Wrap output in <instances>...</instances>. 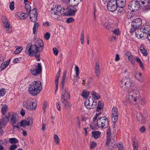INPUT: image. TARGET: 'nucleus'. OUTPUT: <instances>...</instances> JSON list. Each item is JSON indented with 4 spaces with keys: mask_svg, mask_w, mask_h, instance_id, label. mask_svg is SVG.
<instances>
[{
    "mask_svg": "<svg viewBox=\"0 0 150 150\" xmlns=\"http://www.w3.org/2000/svg\"><path fill=\"white\" fill-rule=\"evenodd\" d=\"M44 44L43 41L40 38L35 40V44H28L27 45L25 53L30 57H32L36 52H40L43 50Z\"/></svg>",
    "mask_w": 150,
    "mask_h": 150,
    "instance_id": "nucleus-1",
    "label": "nucleus"
},
{
    "mask_svg": "<svg viewBox=\"0 0 150 150\" xmlns=\"http://www.w3.org/2000/svg\"><path fill=\"white\" fill-rule=\"evenodd\" d=\"M131 91L128 92L126 98L127 103H134L137 102L139 99L140 95L139 91L137 90L135 86L132 89H129Z\"/></svg>",
    "mask_w": 150,
    "mask_h": 150,
    "instance_id": "nucleus-2",
    "label": "nucleus"
},
{
    "mask_svg": "<svg viewBox=\"0 0 150 150\" xmlns=\"http://www.w3.org/2000/svg\"><path fill=\"white\" fill-rule=\"evenodd\" d=\"M150 2L149 0H144V1L133 0L129 3L128 7L131 11H135L138 10L140 7L145 5L149 6Z\"/></svg>",
    "mask_w": 150,
    "mask_h": 150,
    "instance_id": "nucleus-3",
    "label": "nucleus"
},
{
    "mask_svg": "<svg viewBox=\"0 0 150 150\" xmlns=\"http://www.w3.org/2000/svg\"><path fill=\"white\" fill-rule=\"evenodd\" d=\"M42 88V85L40 81H34L29 86L28 91L30 94L35 96L41 92Z\"/></svg>",
    "mask_w": 150,
    "mask_h": 150,
    "instance_id": "nucleus-4",
    "label": "nucleus"
},
{
    "mask_svg": "<svg viewBox=\"0 0 150 150\" xmlns=\"http://www.w3.org/2000/svg\"><path fill=\"white\" fill-rule=\"evenodd\" d=\"M70 98V93L68 90L66 89L63 88L61 96V101L62 105L66 108H70L71 107L70 103L68 101Z\"/></svg>",
    "mask_w": 150,
    "mask_h": 150,
    "instance_id": "nucleus-5",
    "label": "nucleus"
},
{
    "mask_svg": "<svg viewBox=\"0 0 150 150\" xmlns=\"http://www.w3.org/2000/svg\"><path fill=\"white\" fill-rule=\"evenodd\" d=\"M119 86L121 88H122L125 86L129 89H132L134 87L135 84L129 78L124 77L119 81Z\"/></svg>",
    "mask_w": 150,
    "mask_h": 150,
    "instance_id": "nucleus-6",
    "label": "nucleus"
},
{
    "mask_svg": "<svg viewBox=\"0 0 150 150\" xmlns=\"http://www.w3.org/2000/svg\"><path fill=\"white\" fill-rule=\"evenodd\" d=\"M23 106L29 110H33L35 109L37 103L33 101L32 98H29L27 100L23 102Z\"/></svg>",
    "mask_w": 150,
    "mask_h": 150,
    "instance_id": "nucleus-7",
    "label": "nucleus"
},
{
    "mask_svg": "<svg viewBox=\"0 0 150 150\" xmlns=\"http://www.w3.org/2000/svg\"><path fill=\"white\" fill-rule=\"evenodd\" d=\"M84 105L87 109H92L96 107L97 105V102L93 97H89L88 99H85Z\"/></svg>",
    "mask_w": 150,
    "mask_h": 150,
    "instance_id": "nucleus-8",
    "label": "nucleus"
},
{
    "mask_svg": "<svg viewBox=\"0 0 150 150\" xmlns=\"http://www.w3.org/2000/svg\"><path fill=\"white\" fill-rule=\"evenodd\" d=\"M42 70V67L40 63H38L37 65H33L30 69L31 73L34 76L40 74Z\"/></svg>",
    "mask_w": 150,
    "mask_h": 150,
    "instance_id": "nucleus-9",
    "label": "nucleus"
},
{
    "mask_svg": "<svg viewBox=\"0 0 150 150\" xmlns=\"http://www.w3.org/2000/svg\"><path fill=\"white\" fill-rule=\"evenodd\" d=\"M97 123L99 127L105 128L108 125V119L106 117H99L97 120Z\"/></svg>",
    "mask_w": 150,
    "mask_h": 150,
    "instance_id": "nucleus-10",
    "label": "nucleus"
},
{
    "mask_svg": "<svg viewBox=\"0 0 150 150\" xmlns=\"http://www.w3.org/2000/svg\"><path fill=\"white\" fill-rule=\"evenodd\" d=\"M11 113L9 112L5 117L0 120V136L1 135L3 132L2 127L5 126L9 120V117L11 116Z\"/></svg>",
    "mask_w": 150,
    "mask_h": 150,
    "instance_id": "nucleus-11",
    "label": "nucleus"
},
{
    "mask_svg": "<svg viewBox=\"0 0 150 150\" xmlns=\"http://www.w3.org/2000/svg\"><path fill=\"white\" fill-rule=\"evenodd\" d=\"M18 117L17 114L14 113L11 116L10 122L14 128H19L20 127V123L18 122Z\"/></svg>",
    "mask_w": 150,
    "mask_h": 150,
    "instance_id": "nucleus-12",
    "label": "nucleus"
},
{
    "mask_svg": "<svg viewBox=\"0 0 150 150\" xmlns=\"http://www.w3.org/2000/svg\"><path fill=\"white\" fill-rule=\"evenodd\" d=\"M111 112L112 121L114 123H115L117 121L119 115V111L117 107L114 106L113 107Z\"/></svg>",
    "mask_w": 150,
    "mask_h": 150,
    "instance_id": "nucleus-13",
    "label": "nucleus"
},
{
    "mask_svg": "<svg viewBox=\"0 0 150 150\" xmlns=\"http://www.w3.org/2000/svg\"><path fill=\"white\" fill-rule=\"evenodd\" d=\"M115 0H110L108 4V10L111 12L115 11L118 6Z\"/></svg>",
    "mask_w": 150,
    "mask_h": 150,
    "instance_id": "nucleus-14",
    "label": "nucleus"
},
{
    "mask_svg": "<svg viewBox=\"0 0 150 150\" xmlns=\"http://www.w3.org/2000/svg\"><path fill=\"white\" fill-rule=\"evenodd\" d=\"M2 20L4 26L6 28V33H10L11 32L12 29L9 22L5 16L3 17Z\"/></svg>",
    "mask_w": 150,
    "mask_h": 150,
    "instance_id": "nucleus-15",
    "label": "nucleus"
},
{
    "mask_svg": "<svg viewBox=\"0 0 150 150\" xmlns=\"http://www.w3.org/2000/svg\"><path fill=\"white\" fill-rule=\"evenodd\" d=\"M37 15L38 13L36 8H33L31 11L29 13V16L31 21L33 22H36L37 20Z\"/></svg>",
    "mask_w": 150,
    "mask_h": 150,
    "instance_id": "nucleus-16",
    "label": "nucleus"
},
{
    "mask_svg": "<svg viewBox=\"0 0 150 150\" xmlns=\"http://www.w3.org/2000/svg\"><path fill=\"white\" fill-rule=\"evenodd\" d=\"M63 2L67 5L76 6H77L82 0H62Z\"/></svg>",
    "mask_w": 150,
    "mask_h": 150,
    "instance_id": "nucleus-17",
    "label": "nucleus"
},
{
    "mask_svg": "<svg viewBox=\"0 0 150 150\" xmlns=\"http://www.w3.org/2000/svg\"><path fill=\"white\" fill-rule=\"evenodd\" d=\"M52 13L55 15L60 14L62 11V7L59 5H57L55 6H53L51 9Z\"/></svg>",
    "mask_w": 150,
    "mask_h": 150,
    "instance_id": "nucleus-18",
    "label": "nucleus"
},
{
    "mask_svg": "<svg viewBox=\"0 0 150 150\" xmlns=\"http://www.w3.org/2000/svg\"><path fill=\"white\" fill-rule=\"evenodd\" d=\"M131 24L132 27L138 28L142 24V20L139 18H136L132 21Z\"/></svg>",
    "mask_w": 150,
    "mask_h": 150,
    "instance_id": "nucleus-19",
    "label": "nucleus"
},
{
    "mask_svg": "<svg viewBox=\"0 0 150 150\" xmlns=\"http://www.w3.org/2000/svg\"><path fill=\"white\" fill-rule=\"evenodd\" d=\"M19 123H20V125H21V126L25 127L26 126H28L32 124V122L31 120H23L19 122Z\"/></svg>",
    "mask_w": 150,
    "mask_h": 150,
    "instance_id": "nucleus-20",
    "label": "nucleus"
},
{
    "mask_svg": "<svg viewBox=\"0 0 150 150\" xmlns=\"http://www.w3.org/2000/svg\"><path fill=\"white\" fill-rule=\"evenodd\" d=\"M137 120L140 123H144L146 122L145 118L140 113H138L137 115Z\"/></svg>",
    "mask_w": 150,
    "mask_h": 150,
    "instance_id": "nucleus-21",
    "label": "nucleus"
},
{
    "mask_svg": "<svg viewBox=\"0 0 150 150\" xmlns=\"http://www.w3.org/2000/svg\"><path fill=\"white\" fill-rule=\"evenodd\" d=\"M72 6L71 8L68 11V14H67L68 15L74 16L77 11L78 8L77 6L75 7L74 6Z\"/></svg>",
    "mask_w": 150,
    "mask_h": 150,
    "instance_id": "nucleus-22",
    "label": "nucleus"
},
{
    "mask_svg": "<svg viewBox=\"0 0 150 150\" xmlns=\"http://www.w3.org/2000/svg\"><path fill=\"white\" fill-rule=\"evenodd\" d=\"M135 59L136 62L139 64V66L142 69L144 70V67L141 59L139 57H135Z\"/></svg>",
    "mask_w": 150,
    "mask_h": 150,
    "instance_id": "nucleus-23",
    "label": "nucleus"
},
{
    "mask_svg": "<svg viewBox=\"0 0 150 150\" xmlns=\"http://www.w3.org/2000/svg\"><path fill=\"white\" fill-rule=\"evenodd\" d=\"M118 7H124L125 5V0H115Z\"/></svg>",
    "mask_w": 150,
    "mask_h": 150,
    "instance_id": "nucleus-24",
    "label": "nucleus"
},
{
    "mask_svg": "<svg viewBox=\"0 0 150 150\" xmlns=\"http://www.w3.org/2000/svg\"><path fill=\"white\" fill-rule=\"evenodd\" d=\"M140 30L144 33H148L150 31V27L148 25H146L143 27Z\"/></svg>",
    "mask_w": 150,
    "mask_h": 150,
    "instance_id": "nucleus-25",
    "label": "nucleus"
},
{
    "mask_svg": "<svg viewBox=\"0 0 150 150\" xmlns=\"http://www.w3.org/2000/svg\"><path fill=\"white\" fill-rule=\"evenodd\" d=\"M93 121V123H91L90 124V127L92 129H96L99 127L97 123V121Z\"/></svg>",
    "mask_w": 150,
    "mask_h": 150,
    "instance_id": "nucleus-26",
    "label": "nucleus"
},
{
    "mask_svg": "<svg viewBox=\"0 0 150 150\" xmlns=\"http://www.w3.org/2000/svg\"><path fill=\"white\" fill-rule=\"evenodd\" d=\"M140 50L141 52L144 56H146L148 53L147 51L144 49V45H141L140 47Z\"/></svg>",
    "mask_w": 150,
    "mask_h": 150,
    "instance_id": "nucleus-27",
    "label": "nucleus"
},
{
    "mask_svg": "<svg viewBox=\"0 0 150 150\" xmlns=\"http://www.w3.org/2000/svg\"><path fill=\"white\" fill-rule=\"evenodd\" d=\"M101 23L103 25L105 28L107 27L109 24L108 19L105 18L101 19Z\"/></svg>",
    "mask_w": 150,
    "mask_h": 150,
    "instance_id": "nucleus-28",
    "label": "nucleus"
},
{
    "mask_svg": "<svg viewBox=\"0 0 150 150\" xmlns=\"http://www.w3.org/2000/svg\"><path fill=\"white\" fill-rule=\"evenodd\" d=\"M92 134L93 137L95 139L98 138L100 135V132L99 131L92 132Z\"/></svg>",
    "mask_w": 150,
    "mask_h": 150,
    "instance_id": "nucleus-29",
    "label": "nucleus"
},
{
    "mask_svg": "<svg viewBox=\"0 0 150 150\" xmlns=\"http://www.w3.org/2000/svg\"><path fill=\"white\" fill-rule=\"evenodd\" d=\"M16 17L21 19H24L25 18V13L21 12H18L16 14Z\"/></svg>",
    "mask_w": 150,
    "mask_h": 150,
    "instance_id": "nucleus-30",
    "label": "nucleus"
},
{
    "mask_svg": "<svg viewBox=\"0 0 150 150\" xmlns=\"http://www.w3.org/2000/svg\"><path fill=\"white\" fill-rule=\"evenodd\" d=\"M35 23L33 28V33L35 35L36 34V31L39 26V24L36 22Z\"/></svg>",
    "mask_w": 150,
    "mask_h": 150,
    "instance_id": "nucleus-31",
    "label": "nucleus"
},
{
    "mask_svg": "<svg viewBox=\"0 0 150 150\" xmlns=\"http://www.w3.org/2000/svg\"><path fill=\"white\" fill-rule=\"evenodd\" d=\"M103 105L104 103L103 102L99 101L98 103L96 111L98 112L102 110L103 108Z\"/></svg>",
    "mask_w": 150,
    "mask_h": 150,
    "instance_id": "nucleus-32",
    "label": "nucleus"
},
{
    "mask_svg": "<svg viewBox=\"0 0 150 150\" xmlns=\"http://www.w3.org/2000/svg\"><path fill=\"white\" fill-rule=\"evenodd\" d=\"M8 106L6 105H3L1 109V111L2 114L5 115L6 112L8 110Z\"/></svg>",
    "mask_w": 150,
    "mask_h": 150,
    "instance_id": "nucleus-33",
    "label": "nucleus"
},
{
    "mask_svg": "<svg viewBox=\"0 0 150 150\" xmlns=\"http://www.w3.org/2000/svg\"><path fill=\"white\" fill-rule=\"evenodd\" d=\"M91 94L92 96L93 97V98L96 99L97 100H98L100 98V95L99 93H96L94 91H92L91 92Z\"/></svg>",
    "mask_w": 150,
    "mask_h": 150,
    "instance_id": "nucleus-34",
    "label": "nucleus"
},
{
    "mask_svg": "<svg viewBox=\"0 0 150 150\" xmlns=\"http://www.w3.org/2000/svg\"><path fill=\"white\" fill-rule=\"evenodd\" d=\"M89 91L84 90L82 92L81 96L84 98L86 99V98L89 96Z\"/></svg>",
    "mask_w": 150,
    "mask_h": 150,
    "instance_id": "nucleus-35",
    "label": "nucleus"
},
{
    "mask_svg": "<svg viewBox=\"0 0 150 150\" xmlns=\"http://www.w3.org/2000/svg\"><path fill=\"white\" fill-rule=\"evenodd\" d=\"M10 61L8 60L6 61H5L4 64H2V63L1 64V70L3 71L4 69L9 64V63Z\"/></svg>",
    "mask_w": 150,
    "mask_h": 150,
    "instance_id": "nucleus-36",
    "label": "nucleus"
},
{
    "mask_svg": "<svg viewBox=\"0 0 150 150\" xmlns=\"http://www.w3.org/2000/svg\"><path fill=\"white\" fill-rule=\"evenodd\" d=\"M67 74V71H64L63 75L62 76V79L61 81V83L62 85V86L63 88L64 86V84L65 83V80L66 79V75Z\"/></svg>",
    "mask_w": 150,
    "mask_h": 150,
    "instance_id": "nucleus-37",
    "label": "nucleus"
},
{
    "mask_svg": "<svg viewBox=\"0 0 150 150\" xmlns=\"http://www.w3.org/2000/svg\"><path fill=\"white\" fill-rule=\"evenodd\" d=\"M128 59L132 65H134L135 64V58L132 55L129 57Z\"/></svg>",
    "mask_w": 150,
    "mask_h": 150,
    "instance_id": "nucleus-38",
    "label": "nucleus"
},
{
    "mask_svg": "<svg viewBox=\"0 0 150 150\" xmlns=\"http://www.w3.org/2000/svg\"><path fill=\"white\" fill-rule=\"evenodd\" d=\"M9 141L11 144H16L18 142V140L15 138H10Z\"/></svg>",
    "mask_w": 150,
    "mask_h": 150,
    "instance_id": "nucleus-39",
    "label": "nucleus"
},
{
    "mask_svg": "<svg viewBox=\"0 0 150 150\" xmlns=\"http://www.w3.org/2000/svg\"><path fill=\"white\" fill-rule=\"evenodd\" d=\"M54 138L56 144H59L60 140L58 135L57 134H55L54 135Z\"/></svg>",
    "mask_w": 150,
    "mask_h": 150,
    "instance_id": "nucleus-40",
    "label": "nucleus"
},
{
    "mask_svg": "<svg viewBox=\"0 0 150 150\" xmlns=\"http://www.w3.org/2000/svg\"><path fill=\"white\" fill-rule=\"evenodd\" d=\"M132 145L134 148V150H138V144L136 140H134L132 143Z\"/></svg>",
    "mask_w": 150,
    "mask_h": 150,
    "instance_id": "nucleus-41",
    "label": "nucleus"
},
{
    "mask_svg": "<svg viewBox=\"0 0 150 150\" xmlns=\"http://www.w3.org/2000/svg\"><path fill=\"white\" fill-rule=\"evenodd\" d=\"M75 71L76 72V76L78 78V79L79 78V69L78 67L77 66H75Z\"/></svg>",
    "mask_w": 150,
    "mask_h": 150,
    "instance_id": "nucleus-42",
    "label": "nucleus"
},
{
    "mask_svg": "<svg viewBox=\"0 0 150 150\" xmlns=\"http://www.w3.org/2000/svg\"><path fill=\"white\" fill-rule=\"evenodd\" d=\"M100 10V9L99 7H95L94 11V15L95 18H96L97 14L98 13Z\"/></svg>",
    "mask_w": 150,
    "mask_h": 150,
    "instance_id": "nucleus-43",
    "label": "nucleus"
},
{
    "mask_svg": "<svg viewBox=\"0 0 150 150\" xmlns=\"http://www.w3.org/2000/svg\"><path fill=\"white\" fill-rule=\"evenodd\" d=\"M117 146L118 150H124L122 144L121 142L117 143Z\"/></svg>",
    "mask_w": 150,
    "mask_h": 150,
    "instance_id": "nucleus-44",
    "label": "nucleus"
},
{
    "mask_svg": "<svg viewBox=\"0 0 150 150\" xmlns=\"http://www.w3.org/2000/svg\"><path fill=\"white\" fill-rule=\"evenodd\" d=\"M23 49L22 47H18L16 48V49L14 51V54H19L22 51Z\"/></svg>",
    "mask_w": 150,
    "mask_h": 150,
    "instance_id": "nucleus-45",
    "label": "nucleus"
},
{
    "mask_svg": "<svg viewBox=\"0 0 150 150\" xmlns=\"http://www.w3.org/2000/svg\"><path fill=\"white\" fill-rule=\"evenodd\" d=\"M6 94L5 89L3 88H1L0 89V96L3 97Z\"/></svg>",
    "mask_w": 150,
    "mask_h": 150,
    "instance_id": "nucleus-46",
    "label": "nucleus"
},
{
    "mask_svg": "<svg viewBox=\"0 0 150 150\" xmlns=\"http://www.w3.org/2000/svg\"><path fill=\"white\" fill-rule=\"evenodd\" d=\"M96 146V142L93 141L90 142V149H94Z\"/></svg>",
    "mask_w": 150,
    "mask_h": 150,
    "instance_id": "nucleus-47",
    "label": "nucleus"
},
{
    "mask_svg": "<svg viewBox=\"0 0 150 150\" xmlns=\"http://www.w3.org/2000/svg\"><path fill=\"white\" fill-rule=\"evenodd\" d=\"M113 34L116 35H118L120 34V33L118 28L112 31Z\"/></svg>",
    "mask_w": 150,
    "mask_h": 150,
    "instance_id": "nucleus-48",
    "label": "nucleus"
},
{
    "mask_svg": "<svg viewBox=\"0 0 150 150\" xmlns=\"http://www.w3.org/2000/svg\"><path fill=\"white\" fill-rule=\"evenodd\" d=\"M119 8L118 9V15H121L124 12V10L123 8V7H119Z\"/></svg>",
    "mask_w": 150,
    "mask_h": 150,
    "instance_id": "nucleus-49",
    "label": "nucleus"
},
{
    "mask_svg": "<svg viewBox=\"0 0 150 150\" xmlns=\"http://www.w3.org/2000/svg\"><path fill=\"white\" fill-rule=\"evenodd\" d=\"M14 3L13 1H12L10 3L9 8L12 11L14 10Z\"/></svg>",
    "mask_w": 150,
    "mask_h": 150,
    "instance_id": "nucleus-50",
    "label": "nucleus"
},
{
    "mask_svg": "<svg viewBox=\"0 0 150 150\" xmlns=\"http://www.w3.org/2000/svg\"><path fill=\"white\" fill-rule=\"evenodd\" d=\"M25 8L28 12H30L31 7L29 4H26L25 5Z\"/></svg>",
    "mask_w": 150,
    "mask_h": 150,
    "instance_id": "nucleus-51",
    "label": "nucleus"
},
{
    "mask_svg": "<svg viewBox=\"0 0 150 150\" xmlns=\"http://www.w3.org/2000/svg\"><path fill=\"white\" fill-rule=\"evenodd\" d=\"M38 52H36V53H35V54H34L33 56H35L36 57V60L38 61H39L40 60V54H38Z\"/></svg>",
    "mask_w": 150,
    "mask_h": 150,
    "instance_id": "nucleus-52",
    "label": "nucleus"
},
{
    "mask_svg": "<svg viewBox=\"0 0 150 150\" xmlns=\"http://www.w3.org/2000/svg\"><path fill=\"white\" fill-rule=\"evenodd\" d=\"M146 131V129L145 127L142 126L139 128V131L141 133H144Z\"/></svg>",
    "mask_w": 150,
    "mask_h": 150,
    "instance_id": "nucleus-53",
    "label": "nucleus"
},
{
    "mask_svg": "<svg viewBox=\"0 0 150 150\" xmlns=\"http://www.w3.org/2000/svg\"><path fill=\"white\" fill-rule=\"evenodd\" d=\"M84 38V34L83 32H82L81 34V36L80 37V40L81 42V43L82 44H83Z\"/></svg>",
    "mask_w": 150,
    "mask_h": 150,
    "instance_id": "nucleus-54",
    "label": "nucleus"
},
{
    "mask_svg": "<svg viewBox=\"0 0 150 150\" xmlns=\"http://www.w3.org/2000/svg\"><path fill=\"white\" fill-rule=\"evenodd\" d=\"M17 147V146L16 144H12L11 145L10 147V150H15Z\"/></svg>",
    "mask_w": 150,
    "mask_h": 150,
    "instance_id": "nucleus-55",
    "label": "nucleus"
},
{
    "mask_svg": "<svg viewBox=\"0 0 150 150\" xmlns=\"http://www.w3.org/2000/svg\"><path fill=\"white\" fill-rule=\"evenodd\" d=\"M107 138H110L111 133L110 129H109L107 132Z\"/></svg>",
    "mask_w": 150,
    "mask_h": 150,
    "instance_id": "nucleus-56",
    "label": "nucleus"
},
{
    "mask_svg": "<svg viewBox=\"0 0 150 150\" xmlns=\"http://www.w3.org/2000/svg\"><path fill=\"white\" fill-rule=\"evenodd\" d=\"M50 37V34L49 33H46L44 35L45 39L46 40H48L49 39Z\"/></svg>",
    "mask_w": 150,
    "mask_h": 150,
    "instance_id": "nucleus-57",
    "label": "nucleus"
},
{
    "mask_svg": "<svg viewBox=\"0 0 150 150\" xmlns=\"http://www.w3.org/2000/svg\"><path fill=\"white\" fill-rule=\"evenodd\" d=\"M74 18H69L67 19L66 22L67 23H70L73 22L74 21Z\"/></svg>",
    "mask_w": 150,
    "mask_h": 150,
    "instance_id": "nucleus-58",
    "label": "nucleus"
},
{
    "mask_svg": "<svg viewBox=\"0 0 150 150\" xmlns=\"http://www.w3.org/2000/svg\"><path fill=\"white\" fill-rule=\"evenodd\" d=\"M101 114V113L100 112H99L98 113H96L93 118V121H96V120L97 119L99 115H100Z\"/></svg>",
    "mask_w": 150,
    "mask_h": 150,
    "instance_id": "nucleus-59",
    "label": "nucleus"
},
{
    "mask_svg": "<svg viewBox=\"0 0 150 150\" xmlns=\"http://www.w3.org/2000/svg\"><path fill=\"white\" fill-rule=\"evenodd\" d=\"M53 50L54 54L55 55H57L58 53V52L57 49L56 47H54L53 49Z\"/></svg>",
    "mask_w": 150,
    "mask_h": 150,
    "instance_id": "nucleus-60",
    "label": "nucleus"
},
{
    "mask_svg": "<svg viewBox=\"0 0 150 150\" xmlns=\"http://www.w3.org/2000/svg\"><path fill=\"white\" fill-rule=\"evenodd\" d=\"M95 70H100V67L98 62H96V63L95 67Z\"/></svg>",
    "mask_w": 150,
    "mask_h": 150,
    "instance_id": "nucleus-61",
    "label": "nucleus"
},
{
    "mask_svg": "<svg viewBox=\"0 0 150 150\" xmlns=\"http://www.w3.org/2000/svg\"><path fill=\"white\" fill-rule=\"evenodd\" d=\"M141 32V31L140 30H139L138 31L136 32L135 33V36L138 39H139V36L140 35V33Z\"/></svg>",
    "mask_w": 150,
    "mask_h": 150,
    "instance_id": "nucleus-62",
    "label": "nucleus"
},
{
    "mask_svg": "<svg viewBox=\"0 0 150 150\" xmlns=\"http://www.w3.org/2000/svg\"><path fill=\"white\" fill-rule=\"evenodd\" d=\"M47 102H44L43 103V109L45 111V109L46 108L47 106Z\"/></svg>",
    "mask_w": 150,
    "mask_h": 150,
    "instance_id": "nucleus-63",
    "label": "nucleus"
},
{
    "mask_svg": "<svg viewBox=\"0 0 150 150\" xmlns=\"http://www.w3.org/2000/svg\"><path fill=\"white\" fill-rule=\"evenodd\" d=\"M110 141V138H107V140L106 142V145L107 146H108Z\"/></svg>",
    "mask_w": 150,
    "mask_h": 150,
    "instance_id": "nucleus-64",
    "label": "nucleus"
}]
</instances>
